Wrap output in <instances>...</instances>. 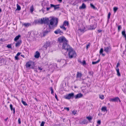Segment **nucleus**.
Listing matches in <instances>:
<instances>
[{"instance_id":"obj_1","label":"nucleus","mask_w":126,"mask_h":126,"mask_svg":"<svg viewBox=\"0 0 126 126\" xmlns=\"http://www.w3.org/2000/svg\"><path fill=\"white\" fill-rule=\"evenodd\" d=\"M42 20V24L44 23L48 25L49 29H52L54 27H56L58 23V19L57 18H52L49 20L48 18H41Z\"/></svg>"},{"instance_id":"obj_2","label":"nucleus","mask_w":126,"mask_h":126,"mask_svg":"<svg viewBox=\"0 0 126 126\" xmlns=\"http://www.w3.org/2000/svg\"><path fill=\"white\" fill-rule=\"evenodd\" d=\"M68 51L69 52L68 55L69 58L71 59L74 57H75L76 56V53L72 48Z\"/></svg>"},{"instance_id":"obj_3","label":"nucleus","mask_w":126,"mask_h":126,"mask_svg":"<svg viewBox=\"0 0 126 126\" xmlns=\"http://www.w3.org/2000/svg\"><path fill=\"white\" fill-rule=\"evenodd\" d=\"M68 42H66L65 43L64 42L63 43L62 46L63 48L62 50L64 49L66 50L67 51H68L72 48L68 44Z\"/></svg>"},{"instance_id":"obj_4","label":"nucleus","mask_w":126,"mask_h":126,"mask_svg":"<svg viewBox=\"0 0 126 126\" xmlns=\"http://www.w3.org/2000/svg\"><path fill=\"white\" fill-rule=\"evenodd\" d=\"M34 63L30 61L27 62L26 65L27 68L30 67L31 68L34 69Z\"/></svg>"},{"instance_id":"obj_5","label":"nucleus","mask_w":126,"mask_h":126,"mask_svg":"<svg viewBox=\"0 0 126 126\" xmlns=\"http://www.w3.org/2000/svg\"><path fill=\"white\" fill-rule=\"evenodd\" d=\"M58 41L59 43H63L64 42L65 43L66 42H68V41L63 36H62L59 37L58 39Z\"/></svg>"},{"instance_id":"obj_6","label":"nucleus","mask_w":126,"mask_h":126,"mask_svg":"<svg viewBox=\"0 0 126 126\" xmlns=\"http://www.w3.org/2000/svg\"><path fill=\"white\" fill-rule=\"evenodd\" d=\"M74 97V94L72 93L66 94L64 96V97L65 99H69L71 98H73Z\"/></svg>"},{"instance_id":"obj_7","label":"nucleus","mask_w":126,"mask_h":126,"mask_svg":"<svg viewBox=\"0 0 126 126\" xmlns=\"http://www.w3.org/2000/svg\"><path fill=\"white\" fill-rule=\"evenodd\" d=\"M110 101L113 102H118V101H119L120 102H121V101L118 97H116L114 98L111 99Z\"/></svg>"},{"instance_id":"obj_8","label":"nucleus","mask_w":126,"mask_h":126,"mask_svg":"<svg viewBox=\"0 0 126 126\" xmlns=\"http://www.w3.org/2000/svg\"><path fill=\"white\" fill-rule=\"evenodd\" d=\"M104 48V51L107 53H108L111 50V48L110 46L107 47H105Z\"/></svg>"},{"instance_id":"obj_9","label":"nucleus","mask_w":126,"mask_h":126,"mask_svg":"<svg viewBox=\"0 0 126 126\" xmlns=\"http://www.w3.org/2000/svg\"><path fill=\"white\" fill-rule=\"evenodd\" d=\"M51 6V7H53L54 8V10H56L57 9H59L60 8L59 6L60 4H58L56 5H55L52 4H50Z\"/></svg>"},{"instance_id":"obj_10","label":"nucleus","mask_w":126,"mask_h":126,"mask_svg":"<svg viewBox=\"0 0 126 126\" xmlns=\"http://www.w3.org/2000/svg\"><path fill=\"white\" fill-rule=\"evenodd\" d=\"M50 44V42L49 41H46L45 43L44 47V48H47V47H49Z\"/></svg>"},{"instance_id":"obj_11","label":"nucleus","mask_w":126,"mask_h":126,"mask_svg":"<svg viewBox=\"0 0 126 126\" xmlns=\"http://www.w3.org/2000/svg\"><path fill=\"white\" fill-rule=\"evenodd\" d=\"M83 96V94L81 93H80L77 94L76 95L74 96V97L76 99H78L79 98L82 97Z\"/></svg>"},{"instance_id":"obj_12","label":"nucleus","mask_w":126,"mask_h":126,"mask_svg":"<svg viewBox=\"0 0 126 126\" xmlns=\"http://www.w3.org/2000/svg\"><path fill=\"white\" fill-rule=\"evenodd\" d=\"M22 43L21 40L20 39L19 40H17L16 41V47L19 46Z\"/></svg>"},{"instance_id":"obj_13","label":"nucleus","mask_w":126,"mask_h":126,"mask_svg":"<svg viewBox=\"0 0 126 126\" xmlns=\"http://www.w3.org/2000/svg\"><path fill=\"white\" fill-rule=\"evenodd\" d=\"M34 23L35 24H42V20L41 19H39L38 20H35L34 21Z\"/></svg>"},{"instance_id":"obj_14","label":"nucleus","mask_w":126,"mask_h":126,"mask_svg":"<svg viewBox=\"0 0 126 126\" xmlns=\"http://www.w3.org/2000/svg\"><path fill=\"white\" fill-rule=\"evenodd\" d=\"M40 54L38 51H36L34 55V57L35 58H39Z\"/></svg>"},{"instance_id":"obj_15","label":"nucleus","mask_w":126,"mask_h":126,"mask_svg":"<svg viewBox=\"0 0 126 126\" xmlns=\"http://www.w3.org/2000/svg\"><path fill=\"white\" fill-rule=\"evenodd\" d=\"M10 109H11V111H12V110H13V114H15V108H13V106L11 104L10 105Z\"/></svg>"},{"instance_id":"obj_16","label":"nucleus","mask_w":126,"mask_h":126,"mask_svg":"<svg viewBox=\"0 0 126 126\" xmlns=\"http://www.w3.org/2000/svg\"><path fill=\"white\" fill-rule=\"evenodd\" d=\"M54 33L56 34H58L60 33H63V32L61 31L60 29H57L55 31Z\"/></svg>"},{"instance_id":"obj_17","label":"nucleus","mask_w":126,"mask_h":126,"mask_svg":"<svg viewBox=\"0 0 126 126\" xmlns=\"http://www.w3.org/2000/svg\"><path fill=\"white\" fill-rule=\"evenodd\" d=\"M50 31L48 29H47L43 33V36H44L47 35L48 33L50 32Z\"/></svg>"},{"instance_id":"obj_18","label":"nucleus","mask_w":126,"mask_h":126,"mask_svg":"<svg viewBox=\"0 0 126 126\" xmlns=\"http://www.w3.org/2000/svg\"><path fill=\"white\" fill-rule=\"evenodd\" d=\"M22 25L23 26H24L25 27H27L29 26H31V24L29 23H22Z\"/></svg>"},{"instance_id":"obj_19","label":"nucleus","mask_w":126,"mask_h":126,"mask_svg":"<svg viewBox=\"0 0 126 126\" xmlns=\"http://www.w3.org/2000/svg\"><path fill=\"white\" fill-rule=\"evenodd\" d=\"M82 76V74L79 72H77V78H80Z\"/></svg>"},{"instance_id":"obj_20","label":"nucleus","mask_w":126,"mask_h":126,"mask_svg":"<svg viewBox=\"0 0 126 126\" xmlns=\"http://www.w3.org/2000/svg\"><path fill=\"white\" fill-rule=\"evenodd\" d=\"M86 8V6L85 4L83 3L82 4V5L79 7V9H84Z\"/></svg>"},{"instance_id":"obj_21","label":"nucleus","mask_w":126,"mask_h":126,"mask_svg":"<svg viewBox=\"0 0 126 126\" xmlns=\"http://www.w3.org/2000/svg\"><path fill=\"white\" fill-rule=\"evenodd\" d=\"M63 25L64 26H68L69 25L68 22L67 21H65L63 22Z\"/></svg>"},{"instance_id":"obj_22","label":"nucleus","mask_w":126,"mask_h":126,"mask_svg":"<svg viewBox=\"0 0 126 126\" xmlns=\"http://www.w3.org/2000/svg\"><path fill=\"white\" fill-rule=\"evenodd\" d=\"M96 27V26L95 24H94L93 25L90 26V29L91 30L94 29Z\"/></svg>"},{"instance_id":"obj_23","label":"nucleus","mask_w":126,"mask_h":126,"mask_svg":"<svg viewBox=\"0 0 126 126\" xmlns=\"http://www.w3.org/2000/svg\"><path fill=\"white\" fill-rule=\"evenodd\" d=\"M101 110L102 111L104 112L107 111L106 108L105 107H103L101 108Z\"/></svg>"},{"instance_id":"obj_24","label":"nucleus","mask_w":126,"mask_h":126,"mask_svg":"<svg viewBox=\"0 0 126 126\" xmlns=\"http://www.w3.org/2000/svg\"><path fill=\"white\" fill-rule=\"evenodd\" d=\"M116 70L117 72V75L118 76H121V75L119 72V68H116Z\"/></svg>"},{"instance_id":"obj_25","label":"nucleus","mask_w":126,"mask_h":126,"mask_svg":"<svg viewBox=\"0 0 126 126\" xmlns=\"http://www.w3.org/2000/svg\"><path fill=\"white\" fill-rule=\"evenodd\" d=\"M122 35L125 38L126 40V34H125V30L123 31L122 32Z\"/></svg>"},{"instance_id":"obj_26","label":"nucleus","mask_w":126,"mask_h":126,"mask_svg":"<svg viewBox=\"0 0 126 126\" xmlns=\"http://www.w3.org/2000/svg\"><path fill=\"white\" fill-rule=\"evenodd\" d=\"M100 61V60L99 59L96 62H93L92 64L93 65L96 64L98 63Z\"/></svg>"},{"instance_id":"obj_27","label":"nucleus","mask_w":126,"mask_h":126,"mask_svg":"<svg viewBox=\"0 0 126 126\" xmlns=\"http://www.w3.org/2000/svg\"><path fill=\"white\" fill-rule=\"evenodd\" d=\"M17 8H16V10H20L21 9V7L18 4H16Z\"/></svg>"},{"instance_id":"obj_28","label":"nucleus","mask_w":126,"mask_h":126,"mask_svg":"<svg viewBox=\"0 0 126 126\" xmlns=\"http://www.w3.org/2000/svg\"><path fill=\"white\" fill-rule=\"evenodd\" d=\"M64 25H63L62 26H60V27L61 29H62L63 30L65 31L66 30V28H65L64 26Z\"/></svg>"},{"instance_id":"obj_29","label":"nucleus","mask_w":126,"mask_h":126,"mask_svg":"<svg viewBox=\"0 0 126 126\" xmlns=\"http://www.w3.org/2000/svg\"><path fill=\"white\" fill-rule=\"evenodd\" d=\"M118 8L116 7H115L113 8V11L114 13H115L117 10L118 9Z\"/></svg>"},{"instance_id":"obj_30","label":"nucleus","mask_w":126,"mask_h":126,"mask_svg":"<svg viewBox=\"0 0 126 126\" xmlns=\"http://www.w3.org/2000/svg\"><path fill=\"white\" fill-rule=\"evenodd\" d=\"M90 6L91 7L93 8L94 9H96V8L95 7V6L94 5L92 4V3H91L90 4Z\"/></svg>"},{"instance_id":"obj_31","label":"nucleus","mask_w":126,"mask_h":126,"mask_svg":"<svg viewBox=\"0 0 126 126\" xmlns=\"http://www.w3.org/2000/svg\"><path fill=\"white\" fill-rule=\"evenodd\" d=\"M99 98L102 99H103L104 97V95H99Z\"/></svg>"},{"instance_id":"obj_32","label":"nucleus","mask_w":126,"mask_h":126,"mask_svg":"<svg viewBox=\"0 0 126 126\" xmlns=\"http://www.w3.org/2000/svg\"><path fill=\"white\" fill-rule=\"evenodd\" d=\"M21 102L22 104L25 106H27V104L26 103V102L25 101H24L23 100H22L21 101Z\"/></svg>"},{"instance_id":"obj_33","label":"nucleus","mask_w":126,"mask_h":126,"mask_svg":"<svg viewBox=\"0 0 126 126\" xmlns=\"http://www.w3.org/2000/svg\"><path fill=\"white\" fill-rule=\"evenodd\" d=\"M86 118L89 121L91 120L92 119V118L91 116L87 117Z\"/></svg>"},{"instance_id":"obj_34","label":"nucleus","mask_w":126,"mask_h":126,"mask_svg":"<svg viewBox=\"0 0 126 126\" xmlns=\"http://www.w3.org/2000/svg\"><path fill=\"white\" fill-rule=\"evenodd\" d=\"M88 73L91 76H93L94 72L93 71H91L89 72Z\"/></svg>"},{"instance_id":"obj_35","label":"nucleus","mask_w":126,"mask_h":126,"mask_svg":"<svg viewBox=\"0 0 126 126\" xmlns=\"http://www.w3.org/2000/svg\"><path fill=\"white\" fill-rule=\"evenodd\" d=\"M50 89L51 91V93L52 94H53L54 93V91L52 87H51L50 88Z\"/></svg>"},{"instance_id":"obj_36","label":"nucleus","mask_w":126,"mask_h":126,"mask_svg":"<svg viewBox=\"0 0 126 126\" xmlns=\"http://www.w3.org/2000/svg\"><path fill=\"white\" fill-rule=\"evenodd\" d=\"M20 37L21 35L20 34H19L18 35L16 36V41H17V40H19V38Z\"/></svg>"},{"instance_id":"obj_37","label":"nucleus","mask_w":126,"mask_h":126,"mask_svg":"<svg viewBox=\"0 0 126 126\" xmlns=\"http://www.w3.org/2000/svg\"><path fill=\"white\" fill-rule=\"evenodd\" d=\"M110 15L111 13L110 12H109V13L108 16V20H109V19L110 18Z\"/></svg>"},{"instance_id":"obj_38","label":"nucleus","mask_w":126,"mask_h":126,"mask_svg":"<svg viewBox=\"0 0 126 126\" xmlns=\"http://www.w3.org/2000/svg\"><path fill=\"white\" fill-rule=\"evenodd\" d=\"M6 47L8 48H11V44H8L7 45Z\"/></svg>"},{"instance_id":"obj_39","label":"nucleus","mask_w":126,"mask_h":126,"mask_svg":"<svg viewBox=\"0 0 126 126\" xmlns=\"http://www.w3.org/2000/svg\"><path fill=\"white\" fill-rule=\"evenodd\" d=\"M77 110H74L73 111H72V113L74 115H75L76 114Z\"/></svg>"},{"instance_id":"obj_40","label":"nucleus","mask_w":126,"mask_h":126,"mask_svg":"<svg viewBox=\"0 0 126 126\" xmlns=\"http://www.w3.org/2000/svg\"><path fill=\"white\" fill-rule=\"evenodd\" d=\"M45 122L44 121H42L40 124V126H44Z\"/></svg>"},{"instance_id":"obj_41","label":"nucleus","mask_w":126,"mask_h":126,"mask_svg":"<svg viewBox=\"0 0 126 126\" xmlns=\"http://www.w3.org/2000/svg\"><path fill=\"white\" fill-rule=\"evenodd\" d=\"M103 49L102 48H101L100 51H99V53H100L101 54L102 53H103Z\"/></svg>"},{"instance_id":"obj_42","label":"nucleus","mask_w":126,"mask_h":126,"mask_svg":"<svg viewBox=\"0 0 126 126\" xmlns=\"http://www.w3.org/2000/svg\"><path fill=\"white\" fill-rule=\"evenodd\" d=\"M18 123L19 124H20L21 123V121L20 120V118H19L18 120Z\"/></svg>"},{"instance_id":"obj_43","label":"nucleus","mask_w":126,"mask_h":126,"mask_svg":"<svg viewBox=\"0 0 126 126\" xmlns=\"http://www.w3.org/2000/svg\"><path fill=\"white\" fill-rule=\"evenodd\" d=\"M82 63L83 65L86 64V61L85 60H84L83 61Z\"/></svg>"},{"instance_id":"obj_44","label":"nucleus","mask_w":126,"mask_h":126,"mask_svg":"<svg viewBox=\"0 0 126 126\" xmlns=\"http://www.w3.org/2000/svg\"><path fill=\"white\" fill-rule=\"evenodd\" d=\"M121 26L120 25H119L118 26V30L119 31H120V29H121Z\"/></svg>"},{"instance_id":"obj_45","label":"nucleus","mask_w":126,"mask_h":126,"mask_svg":"<svg viewBox=\"0 0 126 126\" xmlns=\"http://www.w3.org/2000/svg\"><path fill=\"white\" fill-rule=\"evenodd\" d=\"M97 123L98 125H100L101 123V121L100 120H98L97 121Z\"/></svg>"},{"instance_id":"obj_46","label":"nucleus","mask_w":126,"mask_h":126,"mask_svg":"<svg viewBox=\"0 0 126 126\" xmlns=\"http://www.w3.org/2000/svg\"><path fill=\"white\" fill-rule=\"evenodd\" d=\"M82 123L84 124H85L86 123H87V121L86 120H84L83 121Z\"/></svg>"},{"instance_id":"obj_47","label":"nucleus","mask_w":126,"mask_h":126,"mask_svg":"<svg viewBox=\"0 0 126 126\" xmlns=\"http://www.w3.org/2000/svg\"><path fill=\"white\" fill-rule=\"evenodd\" d=\"M38 70H42V68L41 67H38Z\"/></svg>"},{"instance_id":"obj_48","label":"nucleus","mask_w":126,"mask_h":126,"mask_svg":"<svg viewBox=\"0 0 126 126\" xmlns=\"http://www.w3.org/2000/svg\"><path fill=\"white\" fill-rule=\"evenodd\" d=\"M90 43H89V44L87 45L86 46V48L87 49H88V47H90Z\"/></svg>"},{"instance_id":"obj_49","label":"nucleus","mask_w":126,"mask_h":126,"mask_svg":"<svg viewBox=\"0 0 126 126\" xmlns=\"http://www.w3.org/2000/svg\"><path fill=\"white\" fill-rule=\"evenodd\" d=\"M64 109L65 110H66L68 111L69 110V108L68 107H65L64 108Z\"/></svg>"},{"instance_id":"obj_50","label":"nucleus","mask_w":126,"mask_h":126,"mask_svg":"<svg viewBox=\"0 0 126 126\" xmlns=\"http://www.w3.org/2000/svg\"><path fill=\"white\" fill-rule=\"evenodd\" d=\"M79 30L80 31V32H84V30L82 29H79Z\"/></svg>"},{"instance_id":"obj_51","label":"nucleus","mask_w":126,"mask_h":126,"mask_svg":"<svg viewBox=\"0 0 126 126\" xmlns=\"http://www.w3.org/2000/svg\"><path fill=\"white\" fill-rule=\"evenodd\" d=\"M21 53H20V52H18L17 54H16V56H19V55H20V54H21Z\"/></svg>"},{"instance_id":"obj_52","label":"nucleus","mask_w":126,"mask_h":126,"mask_svg":"<svg viewBox=\"0 0 126 126\" xmlns=\"http://www.w3.org/2000/svg\"><path fill=\"white\" fill-rule=\"evenodd\" d=\"M48 2L47 1H44L43 2V4H48Z\"/></svg>"},{"instance_id":"obj_53","label":"nucleus","mask_w":126,"mask_h":126,"mask_svg":"<svg viewBox=\"0 0 126 126\" xmlns=\"http://www.w3.org/2000/svg\"><path fill=\"white\" fill-rule=\"evenodd\" d=\"M5 41V40H4L3 39L1 38L0 39V41L3 42L4 41Z\"/></svg>"},{"instance_id":"obj_54","label":"nucleus","mask_w":126,"mask_h":126,"mask_svg":"<svg viewBox=\"0 0 126 126\" xmlns=\"http://www.w3.org/2000/svg\"><path fill=\"white\" fill-rule=\"evenodd\" d=\"M51 7H47V11H48L49 9L51 8Z\"/></svg>"},{"instance_id":"obj_55","label":"nucleus","mask_w":126,"mask_h":126,"mask_svg":"<svg viewBox=\"0 0 126 126\" xmlns=\"http://www.w3.org/2000/svg\"><path fill=\"white\" fill-rule=\"evenodd\" d=\"M120 65V63H117V65L116 66V67H118V66Z\"/></svg>"},{"instance_id":"obj_56","label":"nucleus","mask_w":126,"mask_h":126,"mask_svg":"<svg viewBox=\"0 0 126 126\" xmlns=\"http://www.w3.org/2000/svg\"><path fill=\"white\" fill-rule=\"evenodd\" d=\"M55 98L56 99L58 100V99L57 97V96L56 94H55Z\"/></svg>"},{"instance_id":"obj_57","label":"nucleus","mask_w":126,"mask_h":126,"mask_svg":"<svg viewBox=\"0 0 126 126\" xmlns=\"http://www.w3.org/2000/svg\"><path fill=\"white\" fill-rule=\"evenodd\" d=\"M30 10L31 12H32L33 11V8H32Z\"/></svg>"},{"instance_id":"obj_58","label":"nucleus","mask_w":126,"mask_h":126,"mask_svg":"<svg viewBox=\"0 0 126 126\" xmlns=\"http://www.w3.org/2000/svg\"><path fill=\"white\" fill-rule=\"evenodd\" d=\"M97 31L98 32L100 33L102 31L101 30H98Z\"/></svg>"},{"instance_id":"obj_59","label":"nucleus","mask_w":126,"mask_h":126,"mask_svg":"<svg viewBox=\"0 0 126 126\" xmlns=\"http://www.w3.org/2000/svg\"><path fill=\"white\" fill-rule=\"evenodd\" d=\"M60 2H62V0H57Z\"/></svg>"},{"instance_id":"obj_60","label":"nucleus","mask_w":126,"mask_h":126,"mask_svg":"<svg viewBox=\"0 0 126 126\" xmlns=\"http://www.w3.org/2000/svg\"><path fill=\"white\" fill-rule=\"evenodd\" d=\"M8 117H7L6 119H5V120H4V121H7L8 119Z\"/></svg>"},{"instance_id":"obj_61","label":"nucleus","mask_w":126,"mask_h":126,"mask_svg":"<svg viewBox=\"0 0 126 126\" xmlns=\"http://www.w3.org/2000/svg\"><path fill=\"white\" fill-rule=\"evenodd\" d=\"M101 54H102V56H105V54H104L103 53H102Z\"/></svg>"},{"instance_id":"obj_62","label":"nucleus","mask_w":126,"mask_h":126,"mask_svg":"<svg viewBox=\"0 0 126 126\" xmlns=\"http://www.w3.org/2000/svg\"><path fill=\"white\" fill-rule=\"evenodd\" d=\"M34 71H35L36 72H37V70L36 69H36H34Z\"/></svg>"},{"instance_id":"obj_63","label":"nucleus","mask_w":126,"mask_h":126,"mask_svg":"<svg viewBox=\"0 0 126 126\" xmlns=\"http://www.w3.org/2000/svg\"><path fill=\"white\" fill-rule=\"evenodd\" d=\"M4 106L6 108V109H8V108L7 107L6 105H5Z\"/></svg>"},{"instance_id":"obj_64","label":"nucleus","mask_w":126,"mask_h":126,"mask_svg":"<svg viewBox=\"0 0 126 126\" xmlns=\"http://www.w3.org/2000/svg\"><path fill=\"white\" fill-rule=\"evenodd\" d=\"M18 58L17 57V56H16V60H18Z\"/></svg>"}]
</instances>
